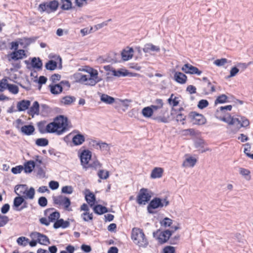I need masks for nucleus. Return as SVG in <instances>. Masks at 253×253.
<instances>
[{
	"label": "nucleus",
	"instance_id": "f257e3e1",
	"mask_svg": "<svg viewBox=\"0 0 253 253\" xmlns=\"http://www.w3.org/2000/svg\"><path fill=\"white\" fill-rule=\"evenodd\" d=\"M69 123V120L66 116L59 115L55 117L53 121L48 123L46 126L45 121L39 122L37 124V126L41 134L55 133L60 135L68 129Z\"/></svg>",
	"mask_w": 253,
	"mask_h": 253
},
{
	"label": "nucleus",
	"instance_id": "f03ea898",
	"mask_svg": "<svg viewBox=\"0 0 253 253\" xmlns=\"http://www.w3.org/2000/svg\"><path fill=\"white\" fill-rule=\"evenodd\" d=\"M169 201L168 197L165 196L164 198L160 197H154L151 200L147 207L148 213L149 214H155L157 209H161L163 207H166L169 205Z\"/></svg>",
	"mask_w": 253,
	"mask_h": 253
},
{
	"label": "nucleus",
	"instance_id": "7ed1b4c3",
	"mask_svg": "<svg viewBox=\"0 0 253 253\" xmlns=\"http://www.w3.org/2000/svg\"><path fill=\"white\" fill-rule=\"evenodd\" d=\"M131 238L133 242L139 247L146 248L148 245V241L142 229L133 228Z\"/></svg>",
	"mask_w": 253,
	"mask_h": 253
},
{
	"label": "nucleus",
	"instance_id": "20e7f679",
	"mask_svg": "<svg viewBox=\"0 0 253 253\" xmlns=\"http://www.w3.org/2000/svg\"><path fill=\"white\" fill-rule=\"evenodd\" d=\"M59 6L57 0H52L49 1H44L39 4L38 10L41 13L46 12L49 14L56 11Z\"/></svg>",
	"mask_w": 253,
	"mask_h": 253
},
{
	"label": "nucleus",
	"instance_id": "39448f33",
	"mask_svg": "<svg viewBox=\"0 0 253 253\" xmlns=\"http://www.w3.org/2000/svg\"><path fill=\"white\" fill-rule=\"evenodd\" d=\"M172 235V232L169 229H166L161 232V229H157L153 232V237L158 240L160 244H164L169 242L170 237Z\"/></svg>",
	"mask_w": 253,
	"mask_h": 253
},
{
	"label": "nucleus",
	"instance_id": "423d86ee",
	"mask_svg": "<svg viewBox=\"0 0 253 253\" xmlns=\"http://www.w3.org/2000/svg\"><path fill=\"white\" fill-rule=\"evenodd\" d=\"M187 119L193 125L203 126L207 123V119L202 114L196 111H191L187 115Z\"/></svg>",
	"mask_w": 253,
	"mask_h": 253
},
{
	"label": "nucleus",
	"instance_id": "0eeeda50",
	"mask_svg": "<svg viewBox=\"0 0 253 253\" xmlns=\"http://www.w3.org/2000/svg\"><path fill=\"white\" fill-rule=\"evenodd\" d=\"M152 192L147 188L140 189L137 195L136 201L139 205H145L151 200Z\"/></svg>",
	"mask_w": 253,
	"mask_h": 253
},
{
	"label": "nucleus",
	"instance_id": "6e6552de",
	"mask_svg": "<svg viewBox=\"0 0 253 253\" xmlns=\"http://www.w3.org/2000/svg\"><path fill=\"white\" fill-rule=\"evenodd\" d=\"M63 86H66V89L68 90L71 87V84L68 81L63 80L58 84H50L49 87L51 94L58 95L63 91Z\"/></svg>",
	"mask_w": 253,
	"mask_h": 253
},
{
	"label": "nucleus",
	"instance_id": "1a4fd4ad",
	"mask_svg": "<svg viewBox=\"0 0 253 253\" xmlns=\"http://www.w3.org/2000/svg\"><path fill=\"white\" fill-rule=\"evenodd\" d=\"M20 188H25L24 191L20 190L19 191L20 194H25V196H23L25 197V199L32 200L34 198L35 190L33 187H31L29 189H28V187L26 184L17 185L14 188L15 192L16 193V191L19 190Z\"/></svg>",
	"mask_w": 253,
	"mask_h": 253
},
{
	"label": "nucleus",
	"instance_id": "9d476101",
	"mask_svg": "<svg viewBox=\"0 0 253 253\" xmlns=\"http://www.w3.org/2000/svg\"><path fill=\"white\" fill-rule=\"evenodd\" d=\"M219 111L217 110L215 113V117L220 121L224 122L228 124L230 126H232L235 124H237V126H240L241 123V118H236L231 116L230 114H227L228 117L227 118L225 117L218 116Z\"/></svg>",
	"mask_w": 253,
	"mask_h": 253
},
{
	"label": "nucleus",
	"instance_id": "9b49d317",
	"mask_svg": "<svg viewBox=\"0 0 253 253\" xmlns=\"http://www.w3.org/2000/svg\"><path fill=\"white\" fill-rule=\"evenodd\" d=\"M79 157L81 161V165L84 169L91 159L92 153L88 149H84L79 154Z\"/></svg>",
	"mask_w": 253,
	"mask_h": 253
},
{
	"label": "nucleus",
	"instance_id": "f8f14e48",
	"mask_svg": "<svg viewBox=\"0 0 253 253\" xmlns=\"http://www.w3.org/2000/svg\"><path fill=\"white\" fill-rule=\"evenodd\" d=\"M27 57V55L26 53V51L24 49H18L16 51H13L8 55L9 61H10L11 60L17 61L26 58Z\"/></svg>",
	"mask_w": 253,
	"mask_h": 253
},
{
	"label": "nucleus",
	"instance_id": "ddd939ff",
	"mask_svg": "<svg viewBox=\"0 0 253 253\" xmlns=\"http://www.w3.org/2000/svg\"><path fill=\"white\" fill-rule=\"evenodd\" d=\"M112 75L116 77H136L139 74L135 73H132L129 72L126 69L121 68L119 70H116L115 68L112 70Z\"/></svg>",
	"mask_w": 253,
	"mask_h": 253
},
{
	"label": "nucleus",
	"instance_id": "4468645a",
	"mask_svg": "<svg viewBox=\"0 0 253 253\" xmlns=\"http://www.w3.org/2000/svg\"><path fill=\"white\" fill-rule=\"evenodd\" d=\"M181 70L186 74L200 75L202 71L197 67H195L189 63L185 64L182 67Z\"/></svg>",
	"mask_w": 253,
	"mask_h": 253
},
{
	"label": "nucleus",
	"instance_id": "2eb2a0df",
	"mask_svg": "<svg viewBox=\"0 0 253 253\" xmlns=\"http://www.w3.org/2000/svg\"><path fill=\"white\" fill-rule=\"evenodd\" d=\"M104 62L112 63L120 62L121 61L120 54L115 52H110L104 59Z\"/></svg>",
	"mask_w": 253,
	"mask_h": 253
},
{
	"label": "nucleus",
	"instance_id": "dca6fc26",
	"mask_svg": "<svg viewBox=\"0 0 253 253\" xmlns=\"http://www.w3.org/2000/svg\"><path fill=\"white\" fill-rule=\"evenodd\" d=\"M18 196L14 198L12 205V209L15 211H20V208L21 207L23 201L25 197L20 195L19 193H15Z\"/></svg>",
	"mask_w": 253,
	"mask_h": 253
},
{
	"label": "nucleus",
	"instance_id": "f3484780",
	"mask_svg": "<svg viewBox=\"0 0 253 253\" xmlns=\"http://www.w3.org/2000/svg\"><path fill=\"white\" fill-rule=\"evenodd\" d=\"M92 208L94 212L97 215H102L108 212H114L112 210H110L105 206L100 204H93Z\"/></svg>",
	"mask_w": 253,
	"mask_h": 253
},
{
	"label": "nucleus",
	"instance_id": "a211bd4d",
	"mask_svg": "<svg viewBox=\"0 0 253 253\" xmlns=\"http://www.w3.org/2000/svg\"><path fill=\"white\" fill-rule=\"evenodd\" d=\"M84 193L85 201L89 204L90 207H92V205L96 203L95 195L88 189H85Z\"/></svg>",
	"mask_w": 253,
	"mask_h": 253
},
{
	"label": "nucleus",
	"instance_id": "6ab92c4d",
	"mask_svg": "<svg viewBox=\"0 0 253 253\" xmlns=\"http://www.w3.org/2000/svg\"><path fill=\"white\" fill-rule=\"evenodd\" d=\"M134 52V49L133 47H127L126 49L122 50L121 54V59L124 61H128L131 59L133 57V53Z\"/></svg>",
	"mask_w": 253,
	"mask_h": 253
},
{
	"label": "nucleus",
	"instance_id": "aec40b11",
	"mask_svg": "<svg viewBox=\"0 0 253 253\" xmlns=\"http://www.w3.org/2000/svg\"><path fill=\"white\" fill-rule=\"evenodd\" d=\"M75 131L77 132L78 133L72 138V143L75 146L80 145L85 141L84 136L78 130H75Z\"/></svg>",
	"mask_w": 253,
	"mask_h": 253
},
{
	"label": "nucleus",
	"instance_id": "412c9836",
	"mask_svg": "<svg viewBox=\"0 0 253 253\" xmlns=\"http://www.w3.org/2000/svg\"><path fill=\"white\" fill-rule=\"evenodd\" d=\"M36 163L34 160H29L24 163L23 167L24 168L23 170L26 173H31L36 168Z\"/></svg>",
	"mask_w": 253,
	"mask_h": 253
},
{
	"label": "nucleus",
	"instance_id": "4be33fe9",
	"mask_svg": "<svg viewBox=\"0 0 253 253\" xmlns=\"http://www.w3.org/2000/svg\"><path fill=\"white\" fill-rule=\"evenodd\" d=\"M31 101L29 100L23 99L17 102V108L19 112L25 111L29 109Z\"/></svg>",
	"mask_w": 253,
	"mask_h": 253
},
{
	"label": "nucleus",
	"instance_id": "5701e85b",
	"mask_svg": "<svg viewBox=\"0 0 253 253\" xmlns=\"http://www.w3.org/2000/svg\"><path fill=\"white\" fill-rule=\"evenodd\" d=\"M174 74L173 79L174 81L180 84H184L186 83L187 77L183 73L180 72H176L174 70Z\"/></svg>",
	"mask_w": 253,
	"mask_h": 253
},
{
	"label": "nucleus",
	"instance_id": "b1692460",
	"mask_svg": "<svg viewBox=\"0 0 253 253\" xmlns=\"http://www.w3.org/2000/svg\"><path fill=\"white\" fill-rule=\"evenodd\" d=\"M27 113L32 116V118L34 117L35 115H38L40 114V104L37 101L34 102L32 106L27 111Z\"/></svg>",
	"mask_w": 253,
	"mask_h": 253
},
{
	"label": "nucleus",
	"instance_id": "393cba45",
	"mask_svg": "<svg viewBox=\"0 0 253 253\" xmlns=\"http://www.w3.org/2000/svg\"><path fill=\"white\" fill-rule=\"evenodd\" d=\"M241 123L240 126H236L234 128L231 129V131L233 133H237L241 127H246L250 125V121L245 117L241 116Z\"/></svg>",
	"mask_w": 253,
	"mask_h": 253
},
{
	"label": "nucleus",
	"instance_id": "a878e982",
	"mask_svg": "<svg viewBox=\"0 0 253 253\" xmlns=\"http://www.w3.org/2000/svg\"><path fill=\"white\" fill-rule=\"evenodd\" d=\"M69 226V221L67 220L65 221L63 218H59L54 223L53 227L55 229L59 228L65 229L68 227Z\"/></svg>",
	"mask_w": 253,
	"mask_h": 253
},
{
	"label": "nucleus",
	"instance_id": "bb28decb",
	"mask_svg": "<svg viewBox=\"0 0 253 253\" xmlns=\"http://www.w3.org/2000/svg\"><path fill=\"white\" fill-rule=\"evenodd\" d=\"M142 50L145 53H150L151 51L158 52L160 51V48L159 46L155 45L151 43H147L144 45Z\"/></svg>",
	"mask_w": 253,
	"mask_h": 253
},
{
	"label": "nucleus",
	"instance_id": "cd10ccee",
	"mask_svg": "<svg viewBox=\"0 0 253 253\" xmlns=\"http://www.w3.org/2000/svg\"><path fill=\"white\" fill-rule=\"evenodd\" d=\"M35 130V127L32 125H24L21 128V132L28 136L33 134Z\"/></svg>",
	"mask_w": 253,
	"mask_h": 253
},
{
	"label": "nucleus",
	"instance_id": "c85d7f7f",
	"mask_svg": "<svg viewBox=\"0 0 253 253\" xmlns=\"http://www.w3.org/2000/svg\"><path fill=\"white\" fill-rule=\"evenodd\" d=\"M31 65L32 68L40 70L42 69V60L39 57H33L31 58Z\"/></svg>",
	"mask_w": 253,
	"mask_h": 253
},
{
	"label": "nucleus",
	"instance_id": "c756f323",
	"mask_svg": "<svg viewBox=\"0 0 253 253\" xmlns=\"http://www.w3.org/2000/svg\"><path fill=\"white\" fill-rule=\"evenodd\" d=\"M164 169L161 168H155L151 173V177L152 178H160L162 177Z\"/></svg>",
	"mask_w": 253,
	"mask_h": 253
},
{
	"label": "nucleus",
	"instance_id": "7c9ffc66",
	"mask_svg": "<svg viewBox=\"0 0 253 253\" xmlns=\"http://www.w3.org/2000/svg\"><path fill=\"white\" fill-rule=\"evenodd\" d=\"M141 114L143 117L146 118H151L152 119V117L154 116L153 110L149 106L143 108L141 111Z\"/></svg>",
	"mask_w": 253,
	"mask_h": 253
},
{
	"label": "nucleus",
	"instance_id": "2f4dec72",
	"mask_svg": "<svg viewBox=\"0 0 253 253\" xmlns=\"http://www.w3.org/2000/svg\"><path fill=\"white\" fill-rule=\"evenodd\" d=\"M61 5L60 8L64 10H69L74 7L72 6V2L71 0H61Z\"/></svg>",
	"mask_w": 253,
	"mask_h": 253
},
{
	"label": "nucleus",
	"instance_id": "473e14b6",
	"mask_svg": "<svg viewBox=\"0 0 253 253\" xmlns=\"http://www.w3.org/2000/svg\"><path fill=\"white\" fill-rule=\"evenodd\" d=\"M197 161L196 158L193 157H189L185 160L182 166L184 167H193L195 165Z\"/></svg>",
	"mask_w": 253,
	"mask_h": 253
},
{
	"label": "nucleus",
	"instance_id": "72a5a7b5",
	"mask_svg": "<svg viewBox=\"0 0 253 253\" xmlns=\"http://www.w3.org/2000/svg\"><path fill=\"white\" fill-rule=\"evenodd\" d=\"M76 97L73 96L66 95L62 97L61 103L65 105H70L76 101Z\"/></svg>",
	"mask_w": 253,
	"mask_h": 253
},
{
	"label": "nucleus",
	"instance_id": "f704fd0d",
	"mask_svg": "<svg viewBox=\"0 0 253 253\" xmlns=\"http://www.w3.org/2000/svg\"><path fill=\"white\" fill-rule=\"evenodd\" d=\"M100 100L102 102L108 104H111L116 102L115 101V99L113 97L106 94H102L100 97Z\"/></svg>",
	"mask_w": 253,
	"mask_h": 253
},
{
	"label": "nucleus",
	"instance_id": "c9c22d12",
	"mask_svg": "<svg viewBox=\"0 0 253 253\" xmlns=\"http://www.w3.org/2000/svg\"><path fill=\"white\" fill-rule=\"evenodd\" d=\"M57 67V62L53 60H48L45 64V68L49 71H53Z\"/></svg>",
	"mask_w": 253,
	"mask_h": 253
},
{
	"label": "nucleus",
	"instance_id": "e433bc0d",
	"mask_svg": "<svg viewBox=\"0 0 253 253\" xmlns=\"http://www.w3.org/2000/svg\"><path fill=\"white\" fill-rule=\"evenodd\" d=\"M173 220L170 218L166 217L160 221L161 226L165 228L170 227L172 224Z\"/></svg>",
	"mask_w": 253,
	"mask_h": 253
},
{
	"label": "nucleus",
	"instance_id": "4c0bfd02",
	"mask_svg": "<svg viewBox=\"0 0 253 253\" xmlns=\"http://www.w3.org/2000/svg\"><path fill=\"white\" fill-rule=\"evenodd\" d=\"M60 216V212L58 211L55 210L54 211L52 212L49 214L48 218L49 220V221L54 223L56 220L59 219Z\"/></svg>",
	"mask_w": 253,
	"mask_h": 253
},
{
	"label": "nucleus",
	"instance_id": "58836bf2",
	"mask_svg": "<svg viewBox=\"0 0 253 253\" xmlns=\"http://www.w3.org/2000/svg\"><path fill=\"white\" fill-rule=\"evenodd\" d=\"M49 141L47 138H40L36 140L35 144L38 146L45 147L48 145Z\"/></svg>",
	"mask_w": 253,
	"mask_h": 253
},
{
	"label": "nucleus",
	"instance_id": "ea45409f",
	"mask_svg": "<svg viewBox=\"0 0 253 253\" xmlns=\"http://www.w3.org/2000/svg\"><path fill=\"white\" fill-rule=\"evenodd\" d=\"M228 97L224 94L219 95L214 101L215 105L228 102Z\"/></svg>",
	"mask_w": 253,
	"mask_h": 253
},
{
	"label": "nucleus",
	"instance_id": "a19ab883",
	"mask_svg": "<svg viewBox=\"0 0 253 253\" xmlns=\"http://www.w3.org/2000/svg\"><path fill=\"white\" fill-rule=\"evenodd\" d=\"M23 40L25 42V47H28V46L31 43L35 42L36 40L39 38L38 37H23Z\"/></svg>",
	"mask_w": 253,
	"mask_h": 253
},
{
	"label": "nucleus",
	"instance_id": "79ce46f5",
	"mask_svg": "<svg viewBox=\"0 0 253 253\" xmlns=\"http://www.w3.org/2000/svg\"><path fill=\"white\" fill-rule=\"evenodd\" d=\"M8 91L13 94H16L19 92L18 86L14 84H7V88Z\"/></svg>",
	"mask_w": 253,
	"mask_h": 253
},
{
	"label": "nucleus",
	"instance_id": "37998d69",
	"mask_svg": "<svg viewBox=\"0 0 253 253\" xmlns=\"http://www.w3.org/2000/svg\"><path fill=\"white\" fill-rule=\"evenodd\" d=\"M119 102H115V108L118 107V105L125 107L126 109H127L129 106V103L131 102L130 100L126 99L125 100L119 99Z\"/></svg>",
	"mask_w": 253,
	"mask_h": 253
},
{
	"label": "nucleus",
	"instance_id": "c03bdc74",
	"mask_svg": "<svg viewBox=\"0 0 253 253\" xmlns=\"http://www.w3.org/2000/svg\"><path fill=\"white\" fill-rule=\"evenodd\" d=\"M71 204V202L70 198L67 197H64V199L62 202V205L64 206V209L68 211H71V209L69 208Z\"/></svg>",
	"mask_w": 253,
	"mask_h": 253
},
{
	"label": "nucleus",
	"instance_id": "a18cd8bd",
	"mask_svg": "<svg viewBox=\"0 0 253 253\" xmlns=\"http://www.w3.org/2000/svg\"><path fill=\"white\" fill-rule=\"evenodd\" d=\"M102 165L100 163V162L98 161H93L91 164H88L86 167H85L84 169L86 170L88 168H92L94 169H96L98 168H101Z\"/></svg>",
	"mask_w": 253,
	"mask_h": 253
},
{
	"label": "nucleus",
	"instance_id": "49530a36",
	"mask_svg": "<svg viewBox=\"0 0 253 253\" xmlns=\"http://www.w3.org/2000/svg\"><path fill=\"white\" fill-rule=\"evenodd\" d=\"M239 172L241 175L246 176L245 177L247 180H250L251 179V172L249 169L240 168L239 169Z\"/></svg>",
	"mask_w": 253,
	"mask_h": 253
},
{
	"label": "nucleus",
	"instance_id": "de8ad7c7",
	"mask_svg": "<svg viewBox=\"0 0 253 253\" xmlns=\"http://www.w3.org/2000/svg\"><path fill=\"white\" fill-rule=\"evenodd\" d=\"M152 119L156 121L158 123H168L169 122L168 118L165 116H158L154 115L152 117Z\"/></svg>",
	"mask_w": 253,
	"mask_h": 253
},
{
	"label": "nucleus",
	"instance_id": "09e8293b",
	"mask_svg": "<svg viewBox=\"0 0 253 253\" xmlns=\"http://www.w3.org/2000/svg\"><path fill=\"white\" fill-rule=\"evenodd\" d=\"M104 170L103 169H100L97 175L98 176L102 179H107L109 176V171L106 170L105 171V174H104Z\"/></svg>",
	"mask_w": 253,
	"mask_h": 253
},
{
	"label": "nucleus",
	"instance_id": "8fccbe9b",
	"mask_svg": "<svg viewBox=\"0 0 253 253\" xmlns=\"http://www.w3.org/2000/svg\"><path fill=\"white\" fill-rule=\"evenodd\" d=\"M209 105V103L207 100L201 99L199 101L197 107L200 109H203L208 107Z\"/></svg>",
	"mask_w": 253,
	"mask_h": 253
},
{
	"label": "nucleus",
	"instance_id": "3c124183",
	"mask_svg": "<svg viewBox=\"0 0 253 253\" xmlns=\"http://www.w3.org/2000/svg\"><path fill=\"white\" fill-rule=\"evenodd\" d=\"M9 220V219L7 216L0 214V227L4 226L8 222Z\"/></svg>",
	"mask_w": 253,
	"mask_h": 253
},
{
	"label": "nucleus",
	"instance_id": "603ef678",
	"mask_svg": "<svg viewBox=\"0 0 253 253\" xmlns=\"http://www.w3.org/2000/svg\"><path fill=\"white\" fill-rule=\"evenodd\" d=\"M39 205L41 207H45L47 205L48 201L45 197H40L38 201Z\"/></svg>",
	"mask_w": 253,
	"mask_h": 253
},
{
	"label": "nucleus",
	"instance_id": "864d4df0",
	"mask_svg": "<svg viewBox=\"0 0 253 253\" xmlns=\"http://www.w3.org/2000/svg\"><path fill=\"white\" fill-rule=\"evenodd\" d=\"M8 84V83L6 78H3L0 80V92H2L6 89Z\"/></svg>",
	"mask_w": 253,
	"mask_h": 253
},
{
	"label": "nucleus",
	"instance_id": "5fc2aeb1",
	"mask_svg": "<svg viewBox=\"0 0 253 253\" xmlns=\"http://www.w3.org/2000/svg\"><path fill=\"white\" fill-rule=\"evenodd\" d=\"M176 115V121L177 122H180L182 123V125H184L185 124V121L186 119V117L187 116L184 115L183 114H182L181 113L175 114Z\"/></svg>",
	"mask_w": 253,
	"mask_h": 253
},
{
	"label": "nucleus",
	"instance_id": "6e6d98bb",
	"mask_svg": "<svg viewBox=\"0 0 253 253\" xmlns=\"http://www.w3.org/2000/svg\"><path fill=\"white\" fill-rule=\"evenodd\" d=\"M96 144L99 145V149L101 151L108 152L110 150L109 145L106 142H101V143H96Z\"/></svg>",
	"mask_w": 253,
	"mask_h": 253
},
{
	"label": "nucleus",
	"instance_id": "4d7b16f0",
	"mask_svg": "<svg viewBox=\"0 0 253 253\" xmlns=\"http://www.w3.org/2000/svg\"><path fill=\"white\" fill-rule=\"evenodd\" d=\"M73 192V188L72 186H65L61 189V192L63 194H71Z\"/></svg>",
	"mask_w": 253,
	"mask_h": 253
},
{
	"label": "nucleus",
	"instance_id": "13d9d810",
	"mask_svg": "<svg viewBox=\"0 0 253 253\" xmlns=\"http://www.w3.org/2000/svg\"><path fill=\"white\" fill-rule=\"evenodd\" d=\"M24 168L22 165L17 166L13 167L11 169V172L14 174L20 173Z\"/></svg>",
	"mask_w": 253,
	"mask_h": 253
},
{
	"label": "nucleus",
	"instance_id": "bf43d9fd",
	"mask_svg": "<svg viewBox=\"0 0 253 253\" xmlns=\"http://www.w3.org/2000/svg\"><path fill=\"white\" fill-rule=\"evenodd\" d=\"M239 72V69L237 66H234L232 67L230 71V74L226 77V78L228 79L235 76Z\"/></svg>",
	"mask_w": 253,
	"mask_h": 253
},
{
	"label": "nucleus",
	"instance_id": "052dcab7",
	"mask_svg": "<svg viewBox=\"0 0 253 253\" xmlns=\"http://www.w3.org/2000/svg\"><path fill=\"white\" fill-rule=\"evenodd\" d=\"M53 203L54 204L61 205L62 202L64 199V197L62 195H60L58 196H54L52 197Z\"/></svg>",
	"mask_w": 253,
	"mask_h": 253
},
{
	"label": "nucleus",
	"instance_id": "680f3d73",
	"mask_svg": "<svg viewBox=\"0 0 253 253\" xmlns=\"http://www.w3.org/2000/svg\"><path fill=\"white\" fill-rule=\"evenodd\" d=\"M48 185L51 190H55L59 188V184L56 181L51 180L49 182Z\"/></svg>",
	"mask_w": 253,
	"mask_h": 253
},
{
	"label": "nucleus",
	"instance_id": "e2e57ef3",
	"mask_svg": "<svg viewBox=\"0 0 253 253\" xmlns=\"http://www.w3.org/2000/svg\"><path fill=\"white\" fill-rule=\"evenodd\" d=\"M180 239V235H177L173 237H170L169 243L170 245H176Z\"/></svg>",
	"mask_w": 253,
	"mask_h": 253
},
{
	"label": "nucleus",
	"instance_id": "0e129e2a",
	"mask_svg": "<svg viewBox=\"0 0 253 253\" xmlns=\"http://www.w3.org/2000/svg\"><path fill=\"white\" fill-rule=\"evenodd\" d=\"M9 44L10 45V49L13 50V51L18 49L19 45L18 39L16 41L11 42Z\"/></svg>",
	"mask_w": 253,
	"mask_h": 253
},
{
	"label": "nucleus",
	"instance_id": "69168bd1",
	"mask_svg": "<svg viewBox=\"0 0 253 253\" xmlns=\"http://www.w3.org/2000/svg\"><path fill=\"white\" fill-rule=\"evenodd\" d=\"M227 62V59L226 58H221L216 59L214 61V64L216 65L217 66H221L224 64L226 63Z\"/></svg>",
	"mask_w": 253,
	"mask_h": 253
},
{
	"label": "nucleus",
	"instance_id": "338daca9",
	"mask_svg": "<svg viewBox=\"0 0 253 253\" xmlns=\"http://www.w3.org/2000/svg\"><path fill=\"white\" fill-rule=\"evenodd\" d=\"M163 253H175V249L174 247L167 246L163 249Z\"/></svg>",
	"mask_w": 253,
	"mask_h": 253
},
{
	"label": "nucleus",
	"instance_id": "774afa93",
	"mask_svg": "<svg viewBox=\"0 0 253 253\" xmlns=\"http://www.w3.org/2000/svg\"><path fill=\"white\" fill-rule=\"evenodd\" d=\"M36 167L37 168V175H39L41 177H45V171L39 165H36Z\"/></svg>",
	"mask_w": 253,
	"mask_h": 253
}]
</instances>
